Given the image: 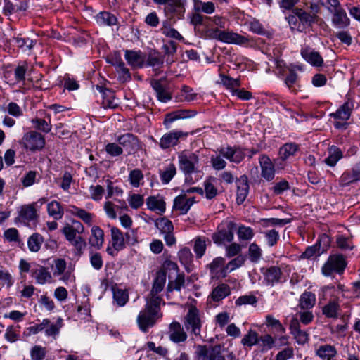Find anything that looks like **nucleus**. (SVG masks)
<instances>
[{
  "label": "nucleus",
  "instance_id": "44",
  "mask_svg": "<svg viewBox=\"0 0 360 360\" xmlns=\"http://www.w3.org/2000/svg\"><path fill=\"white\" fill-rule=\"evenodd\" d=\"M146 205L149 210L152 211H160L161 213L165 212L166 205L163 199H158L155 196H149L146 199Z\"/></svg>",
  "mask_w": 360,
  "mask_h": 360
},
{
  "label": "nucleus",
  "instance_id": "6",
  "mask_svg": "<svg viewBox=\"0 0 360 360\" xmlns=\"http://www.w3.org/2000/svg\"><path fill=\"white\" fill-rule=\"evenodd\" d=\"M20 144L27 151L36 153L43 150L46 140L44 136L41 133L32 130L24 134Z\"/></svg>",
  "mask_w": 360,
  "mask_h": 360
},
{
  "label": "nucleus",
  "instance_id": "55",
  "mask_svg": "<svg viewBox=\"0 0 360 360\" xmlns=\"http://www.w3.org/2000/svg\"><path fill=\"white\" fill-rule=\"evenodd\" d=\"M74 247V255L81 257L86 247V240L81 236H78L77 238L69 242Z\"/></svg>",
  "mask_w": 360,
  "mask_h": 360
},
{
  "label": "nucleus",
  "instance_id": "4",
  "mask_svg": "<svg viewBox=\"0 0 360 360\" xmlns=\"http://www.w3.org/2000/svg\"><path fill=\"white\" fill-rule=\"evenodd\" d=\"M354 108V101L349 98L335 112L329 115L335 120L333 126L336 129L346 130L348 128L349 123L347 121L349 119Z\"/></svg>",
  "mask_w": 360,
  "mask_h": 360
},
{
  "label": "nucleus",
  "instance_id": "23",
  "mask_svg": "<svg viewBox=\"0 0 360 360\" xmlns=\"http://www.w3.org/2000/svg\"><path fill=\"white\" fill-rule=\"evenodd\" d=\"M225 259L221 257H216L209 264V269L212 278H224L226 276V266H224Z\"/></svg>",
  "mask_w": 360,
  "mask_h": 360
},
{
  "label": "nucleus",
  "instance_id": "45",
  "mask_svg": "<svg viewBox=\"0 0 360 360\" xmlns=\"http://www.w3.org/2000/svg\"><path fill=\"white\" fill-rule=\"evenodd\" d=\"M103 96L102 106L106 108L115 109L119 107V103L115 98V92L112 90L106 91Z\"/></svg>",
  "mask_w": 360,
  "mask_h": 360
},
{
  "label": "nucleus",
  "instance_id": "5",
  "mask_svg": "<svg viewBox=\"0 0 360 360\" xmlns=\"http://www.w3.org/2000/svg\"><path fill=\"white\" fill-rule=\"evenodd\" d=\"M225 349L220 344L214 345H198L195 352L198 360H226Z\"/></svg>",
  "mask_w": 360,
  "mask_h": 360
},
{
  "label": "nucleus",
  "instance_id": "40",
  "mask_svg": "<svg viewBox=\"0 0 360 360\" xmlns=\"http://www.w3.org/2000/svg\"><path fill=\"white\" fill-rule=\"evenodd\" d=\"M96 20L98 24L107 26L115 25L118 22L117 17L108 11L99 12L96 16Z\"/></svg>",
  "mask_w": 360,
  "mask_h": 360
},
{
  "label": "nucleus",
  "instance_id": "42",
  "mask_svg": "<svg viewBox=\"0 0 360 360\" xmlns=\"http://www.w3.org/2000/svg\"><path fill=\"white\" fill-rule=\"evenodd\" d=\"M166 272L163 270L158 271L156 274V276L153 281L150 294H158L160 292L166 283Z\"/></svg>",
  "mask_w": 360,
  "mask_h": 360
},
{
  "label": "nucleus",
  "instance_id": "26",
  "mask_svg": "<svg viewBox=\"0 0 360 360\" xmlns=\"http://www.w3.org/2000/svg\"><path fill=\"white\" fill-rule=\"evenodd\" d=\"M332 22L335 27L342 29L349 25L350 20L346 11L342 7H338L333 10Z\"/></svg>",
  "mask_w": 360,
  "mask_h": 360
},
{
  "label": "nucleus",
  "instance_id": "53",
  "mask_svg": "<svg viewBox=\"0 0 360 360\" xmlns=\"http://www.w3.org/2000/svg\"><path fill=\"white\" fill-rule=\"evenodd\" d=\"M194 8L195 11L202 12L206 14H212L215 11V6L212 1H202L197 0L195 1Z\"/></svg>",
  "mask_w": 360,
  "mask_h": 360
},
{
  "label": "nucleus",
  "instance_id": "10",
  "mask_svg": "<svg viewBox=\"0 0 360 360\" xmlns=\"http://www.w3.org/2000/svg\"><path fill=\"white\" fill-rule=\"evenodd\" d=\"M188 136V132L173 129L163 134L158 142V145L161 149L167 150L176 146L181 140H185Z\"/></svg>",
  "mask_w": 360,
  "mask_h": 360
},
{
  "label": "nucleus",
  "instance_id": "13",
  "mask_svg": "<svg viewBox=\"0 0 360 360\" xmlns=\"http://www.w3.org/2000/svg\"><path fill=\"white\" fill-rule=\"evenodd\" d=\"M236 223L234 221H229L225 227L218 229L212 236L213 242L218 245H223L225 243H231L234 238V231L236 229Z\"/></svg>",
  "mask_w": 360,
  "mask_h": 360
},
{
  "label": "nucleus",
  "instance_id": "9",
  "mask_svg": "<svg viewBox=\"0 0 360 360\" xmlns=\"http://www.w3.org/2000/svg\"><path fill=\"white\" fill-rule=\"evenodd\" d=\"M179 169L186 175H190L196 172V166L199 163V157L188 150H184L178 155Z\"/></svg>",
  "mask_w": 360,
  "mask_h": 360
},
{
  "label": "nucleus",
  "instance_id": "46",
  "mask_svg": "<svg viewBox=\"0 0 360 360\" xmlns=\"http://www.w3.org/2000/svg\"><path fill=\"white\" fill-rule=\"evenodd\" d=\"M16 46L24 50H30L35 44V41L28 37H21L20 34L13 37L11 40Z\"/></svg>",
  "mask_w": 360,
  "mask_h": 360
},
{
  "label": "nucleus",
  "instance_id": "14",
  "mask_svg": "<svg viewBox=\"0 0 360 360\" xmlns=\"http://www.w3.org/2000/svg\"><path fill=\"white\" fill-rule=\"evenodd\" d=\"M245 149L240 146L221 147L218 149L219 155L231 162L240 163L245 157Z\"/></svg>",
  "mask_w": 360,
  "mask_h": 360
},
{
  "label": "nucleus",
  "instance_id": "41",
  "mask_svg": "<svg viewBox=\"0 0 360 360\" xmlns=\"http://www.w3.org/2000/svg\"><path fill=\"white\" fill-rule=\"evenodd\" d=\"M47 212L50 217L55 220H59L63 218L64 209L62 205L57 200H52L47 205Z\"/></svg>",
  "mask_w": 360,
  "mask_h": 360
},
{
  "label": "nucleus",
  "instance_id": "61",
  "mask_svg": "<svg viewBox=\"0 0 360 360\" xmlns=\"http://www.w3.org/2000/svg\"><path fill=\"white\" fill-rule=\"evenodd\" d=\"M31 122L36 130L46 134L50 132L52 129L51 123L41 118H34L31 120Z\"/></svg>",
  "mask_w": 360,
  "mask_h": 360
},
{
  "label": "nucleus",
  "instance_id": "19",
  "mask_svg": "<svg viewBox=\"0 0 360 360\" xmlns=\"http://www.w3.org/2000/svg\"><path fill=\"white\" fill-rule=\"evenodd\" d=\"M236 184L237 187L236 202L238 205H241L249 193L250 186L248 176L243 174L239 178H236Z\"/></svg>",
  "mask_w": 360,
  "mask_h": 360
},
{
  "label": "nucleus",
  "instance_id": "22",
  "mask_svg": "<svg viewBox=\"0 0 360 360\" xmlns=\"http://www.w3.org/2000/svg\"><path fill=\"white\" fill-rule=\"evenodd\" d=\"M106 61L108 63L115 66L117 71L122 72L124 76L131 78L129 70L126 68L119 51H115L109 55L106 58Z\"/></svg>",
  "mask_w": 360,
  "mask_h": 360
},
{
  "label": "nucleus",
  "instance_id": "33",
  "mask_svg": "<svg viewBox=\"0 0 360 360\" xmlns=\"http://www.w3.org/2000/svg\"><path fill=\"white\" fill-rule=\"evenodd\" d=\"M178 256L181 264L184 266L185 270L190 273L193 270V254L188 248H184L179 253Z\"/></svg>",
  "mask_w": 360,
  "mask_h": 360
},
{
  "label": "nucleus",
  "instance_id": "17",
  "mask_svg": "<svg viewBox=\"0 0 360 360\" xmlns=\"http://www.w3.org/2000/svg\"><path fill=\"white\" fill-rule=\"evenodd\" d=\"M196 115V111L191 110H177L171 112L167 113L165 115L163 124L166 129L172 127V124L181 119L193 117Z\"/></svg>",
  "mask_w": 360,
  "mask_h": 360
},
{
  "label": "nucleus",
  "instance_id": "15",
  "mask_svg": "<svg viewBox=\"0 0 360 360\" xmlns=\"http://www.w3.org/2000/svg\"><path fill=\"white\" fill-rule=\"evenodd\" d=\"M278 160H274V162H273L266 154H262L259 156V163L261 168V176L266 181H271L274 179L276 172L275 164Z\"/></svg>",
  "mask_w": 360,
  "mask_h": 360
},
{
  "label": "nucleus",
  "instance_id": "11",
  "mask_svg": "<svg viewBox=\"0 0 360 360\" xmlns=\"http://www.w3.org/2000/svg\"><path fill=\"white\" fill-rule=\"evenodd\" d=\"M260 271L264 277V283L268 286H274L278 283L285 282V278L279 266H271L262 267Z\"/></svg>",
  "mask_w": 360,
  "mask_h": 360
},
{
  "label": "nucleus",
  "instance_id": "47",
  "mask_svg": "<svg viewBox=\"0 0 360 360\" xmlns=\"http://www.w3.org/2000/svg\"><path fill=\"white\" fill-rule=\"evenodd\" d=\"M155 226L162 234L173 232L172 222L166 217H161L155 221Z\"/></svg>",
  "mask_w": 360,
  "mask_h": 360
},
{
  "label": "nucleus",
  "instance_id": "56",
  "mask_svg": "<svg viewBox=\"0 0 360 360\" xmlns=\"http://www.w3.org/2000/svg\"><path fill=\"white\" fill-rule=\"evenodd\" d=\"M248 256L251 262L257 263L262 256V250L255 243H252L248 248Z\"/></svg>",
  "mask_w": 360,
  "mask_h": 360
},
{
  "label": "nucleus",
  "instance_id": "21",
  "mask_svg": "<svg viewBox=\"0 0 360 360\" xmlns=\"http://www.w3.org/2000/svg\"><path fill=\"white\" fill-rule=\"evenodd\" d=\"M289 329L296 342L299 345H304L309 341V334L300 329V322L297 319L293 318L290 321Z\"/></svg>",
  "mask_w": 360,
  "mask_h": 360
},
{
  "label": "nucleus",
  "instance_id": "34",
  "mask_svg": "<svg viewBox=\"0 0 360 360\" xmlns=\"http://www.w3.org/2000/svg\"><path fill=\"white\" fill-rule=\"evenodd\" d=\"M165 10L178 18H182L185 13L184 4L181 0H170Z\"/></svg>",
  "mask_w": 360,
  "mask_h": 360
},
{
  "label": "nucleus",
  "instance_id": "64",
  "mask_svg": "<svg viewBox=\"0 0 360 360\" xmlns=\"http://www.w3.org/2000/svg\"><path fill=\"white\" fill-rule=\"evenodd\" d=\"M241 343L244 346L252 347L259 343V335L252 330H250L248 333L244 335L241 340Z\"/></svg>",
  "mask_w": 360,
  "mask_h": 360
},
{
  "label": "nucleus",
  "instance_id": "43",
  "mask_svg": "<svg viewBox=\"0 0 360 360\" xmlns=\"http://www.w3.org/2000/svg\"><path fill=\"white\" fill-rule=\"evenodd\" d=\"M216 179L214 177L210 176L204 181V193L207 200H212L218 194V190L214 184Z\"/></svg>",
  "mask_w": 360,
  "mask_h": 360
},
{
  "label": "nucleus",
  "instance_id": "25",
  "mask_svg": "<svg viewBox=\"0 0 360 360\" xmlns=\"http://www.w3.org/2000/svg\"><path fill=\"white\" fill-rule=\"evenodd\" d=\"M302 58L315 67H321L323 64V59L318 51L307 47L301 50Z\"/></svg>",
  "mask_w": 360,
  "mask_h": 360
},
{
  "label": "nucleus",
  "instance_id": "30",
  "mask_svg": "<svg viewBox=\"0 0 360 360\" xmlns=\"http://www.w3.org/2000/svg\"><path fill=\"white\" fill-rule=\"evenodd\" d=\"M38 214L34 204L26 205L21 207L19 212V219L20 221L27 224L30 221L37 220Z\"/></svg>",
  "mask_w": 360,
  "mask_h": 360
},
{
  "label": "nucleus",
  "instance_id": "32",
  "mask_svg": "<svg viewBox=\"0 0 360 360\" xmlns=\"http://www.w3.org/2000/svg\"><path fill=\"white\" fill-rule=\"evenodd\" d=\"M231 294V288L226 283H220L212 289L210 295V298L215 302L221 301Z\"/></svg>",
  "mask_w": 360,
  "mask_h": 360
},
{
  "label": "nucleus",
  "instance_id": "1",
  "mask_svg": "<svg viewBox=\"0 0 360 360\" xmlns=\"http://www.w3.org/2000/svg\"><path fill=\"white\" fill-rule=\"evenodd\" d=\"M210 16L195 11L190 16V22L194 26L195 33L200 37L217 40L226 44L252 46L255 44L253 37L242 35L232 30H220L218 28H207Z\"/></svg>",
  "mask_w": 360,
  "mask_h": 360
},
{
  "label": "nucleus",
  "instance_id": "27",
  "mask_svg": "<svg viewBox=\"0 0 360 360\" xmlns=\"http://www.w3.org/2000/svg\"><path fill=\"white\" fill-rule=\"evenodd\" d=\"M150 84L156 94L158 101L162 103H167L172 99L171 93L160 80L153 79L151 81Z\"/></svg>",
  "mask_w": 360,
  "mask_h": 360
},
{
  "label": "nucleus",
  "instance_id": "59",
  "mask_svg": "<svg viewBox=\"0 0 360 360\" xmlns=\"http://www.w3.org/2000/svg\"><path fill=\"white\" fill-rule=\"evenodd\" d=\"M185 284V276L184 274H179L174 281H169L167 290L168 292L173 290L180 291Z\"/></svg>",
  "mask_w": 360,
  "mask_h": 360
},
{
  "label": "nucleus",
  "instance_id": "31",
  "mask_svg": "<svg viewBox=\"0 0 360 360\" xmlns=\"http://www.w3.org/2000/svg\"><path fill=\"white\" fill-rule=\"evenodd\" d=\"M112 246L114 250L119 252L125 248L124 234L117 227H112L110 229Z\"/></svg>",
  "mask_w": 360,
  "mask_h": 360
},
{
  "label": "nucleus",
  "instance_id": "38",
  "mask_svg": "<svg viewBox=\"0 0 360 360\" xmlns=\"http://www.w3.org/2000/svg\"><path fill=\"white\" fill-rule=\"evenodd\" d=\"M342 157L341 149L333 145L328 148V156L324 160V162L330 167H334Z\"/></svg>",
  "mask_w": 360,
  "mask_h": 360
},
{
  "label": "nucleus",
  "instance_id": "63",
  "mask_svg": "<svg viewBox=\"0 0 360 360\" xmlns=\"http://www.w3.org/2000/svg\"><path fill=\"white\" fill-rule=\"evenodd\" d=\"M221 83L226 87V89H230L233 91L234 87H239L240 84V80L238 78L234 79L229 76L225 75L223 73L219 74Z\"/></svg>",
  "mask_w": 360,
  "mask_h": 360
},
{
  "label": "nucleus",
  "instance_id": "3",
  "mask_svg": "<svg viewBox=\"0 0 360 360\" xmlns=\"http://www.w3.org/2000/svg\"><path fill=\"white\" fill-rule=\"evenodd\" d=\"M345 290V286L339 283L337 286L328 285L323 288V291L330 295L328 303L323 307L322 312L328 318H337L340 309L338 295Z\"/></svg>",
  "mask_w": 360,
  "mask_h": 360
},
{
  "label": "nucleus",
  "instance_id": "37",
  "mask_svg": "<svg viewBox=\"0 0 360 360\" xmlns=\"http://www.w3.org/2000/svg\"><path fill=\"white\" fill-rule=\"evenodd\" d=\"M316 295L310 291H304L300 297L299 307L304 310H309L316 304Z\"/></svg>",
  "mask_w": 360,
  "mask_h": 360
},
{
  "label": "nucleus",
  "instance_id": "24",
  "mask_svg": "<svg viewBox=\"0 0 360 360\" xmlns=\"http://www.w3.org/2000/svg\"><path fill=\"white\" fill-rule=\"evenodd\" d=\"M104 231L98 226H93L91 229V236L89 243L91 248L101 250L104 243Z\"/></svg>",
  "mask_w": 360,
  "mask_h": 360
},
{
  "label": "nucleus",
  "instance_id": "12",
  "mask_svg": "<svg viewBox=\"0 0 360 360\" xmlns=\"http://www.w3.org/2000/svg\"><path fill=\"white\" fill-rule=\"evenodd\" d=\"M161 317V314L144 308L139 312L137 317V323L139 329L143 333L148 332V329L153 327L157 321Z\"/></svg>",
  "mask_w": 360,
  "mask_h": 360
},
{
  "label": "nucleus",
  "instance_id": "28",
  "mask_svg": "<svg viewBox=\"0 0 360 360\" xmlns=\"http://www.w3.org/2000/svg\"><path fill=\"white\" fill-rule=\"evenodd\" d=\"M31 276L39 285H44L47 282H50L52 279L51 273L48 271L47 268L43 266H37V268H32L31 269Z\"/></svg>",
  "mask_w": 360,
  "mask_h": 360
},
{
  "label": "nucleus",
  "instance_id": "54",
  "mask_svg": "<svg viewBox=\"0 0 360 360\" xmlns=\"http://www.w3.org/2000/svg\"><path fill=\"white\" fill-rule=\"evenodd\" d=\"M173 208L179 210L182 214H185L188 212L189 205L186 200V194L180 195L174 198Z\"/></svg>",
  "mask_w": 360,
  "mask_h": 360
},
{
  "label": "nucleus",
  "instance_id": "39",
  "mask_svg": "<svg viewBox=\"0 0 360 360\" xmlns=\"http://www.w3.org/2000/svg\"><path fill=\"white\" fill-rule=\"evenodd\" d=\"M316 354L322 360H331L336 356V348L330 345H323L319 347L316 350Z\"/></svg>",
  "mask_w": 360,
  "mask_h": 360
},
{
  "label": "nucleus",
  "instance_id": "58",
  "mask_svg": "<svg viewBox=\"0 0 360 360\" xmlns=\"http://www.w3.org/2000/svg\"><path fill=\"white\" fill-rule=\"evenodd\" d=\"M113 299L119 307H123L129 300L128 292L120 288L113 289Z\"/></svg>",
  "mask_w": 360,
  "mask_h": 360
},
{
  "label": "nucleus",
  "instance_id": "2",
  "mask_svg": "<svg viewBox=\"0 0 360 360\" xmlns=\"http://www.w3.org/2000/svg\"><path fill=\"white\" fill-rule=\"evenodd\" d=\"M292 31L307 33L312 27V25L320 20L319 16L311 14L301 8H295L292 13L285 17Z\"/></svg>",
  "mask_w": 360,
  "mask_h": 360
},
{
  "label": "nucleus",
  "instance_id": "18",
  "mask_svg": "<svg viewBox=\"0 0 360 360\" xmlns=\"http://www.w3.org/2000/svg\"><path fill=\"white\" fill-rule=\"evenodd\" d=\"M168 335L169 340L174 343L184 342L188 337L181 325L177 321H173L169 325Z\"/></svg>",
  "mask_w": 360,
  "mask_h": 360
},
{
  "label": "nucleus",
  "instance_id": "52",
  "mask_svg": "<svg viewBox=\"0 0 360 360\" xmlns=\"http://www.w3.org/2000/svg\"><path fill=\"white\" fill-rule=\"evenodd\" d=\"M236 233L240 241L251 240L255 236L253 229L251 227L246 226L245 225H240Z\"/></svg>",
  "mask_w": 360,
  "mask_h": 360
},
{
  "label": "nucleus",
  "instance_id": "48",
  "mask_svg": "<svg viewBox=\"0 0 360 360\" xmlns=\"http://www.w3.org/2000/svg\"><path fill=\"white\" fill-rule=\"evenodd\" d=\"M176 174V166L173 163L169 164L165 169L160 172V177L163 184H167Z\"/></svg>",
  "mask_w": 360,
  "mask_h": 360
},
{
  "label": "nucleus",
  "instance_id": "16",
  "mask_svg": "<svg viewBox=\"0 0 360 360\" xmlns=\"http://www.w3.org/2000/svg\"><path fill=\"white\" fill-rule=\"evenodd\" d=\"M117 141L122 146H123L128 154L135 153L140 148V141L138 137L131 133H127L119 136Z\"/></svg>",
  "mask_w": 360,
  "mask_h": 360
},
{
  "label": "nucleus",
  "instance_id": "62",
  "mask_svg": "<svg viewBox=\"0 0 360 360\" xmlns=\"http://www.w3.org/2000/svg\"><path fill=\"white\" fill-rule=\"evenodd\" d=\"M20 328L19 326H9L6 330L4 335L5 339L10 342H15L19 340L20 338Z\"/></svg>",
  "mask_w": 360,
  "mask_h": 360
},
{
  "label": "nucleus",
  "instance_id": "50",
  "mask_svg": "<svg viewBox=\"0 0 360 360\" xmlns=\"http://www.w3.org/2000/svg\"><path fill=\"white\" fill-rule=\"evenodd\" d=\"M150 298L147 300L145 308L150 309L152 311L160 314V303L162 300L158 294H149Z\"/></svg>",
  "mask_w": 360,
  "mask_h": 360
},
{
  "label": "nucleus",
  "instance_id": "29",
  "mask_svg": "<svg viewBox=\"0 0 360 360\" xmlns=\"http://www.w3.org/2000/svg\"><path fill=\"white\" fill-rule=\"evenodd\" d=\"M67 212L72 215L78 217L87 225H91L94 214L88 212L84 209L78 207L73 205H70L67 209Z\"/></svg>",
  "mask_w": 360,
  "mask_h": 360
},
{
  "label": "nucleus",
  "instance_id": "51",
  "mask_svg": "<svg viewBox=\"0 0 360 360\" xmlns=\"http://www.w3.org/2000/svg\"><path fill=\"white\" fill-rule=\"evenodd\" d=\"M44 241L43 237L38 233H33L27 240L28 248L31 252H38Z\"/></svg>",
  "mask_w": 360,
  "mask_h": 360
},
{
  "label": "nucleus",
  "instance_id": "57",
  "mask_svg": "<svg viewBox=\"0 0 360 360\" xmlns=\"http://www.w3.org/2000/svg\"><path fill=\"white\" fill-rule=\"evenodd\" d=\"M297 82L298 75L295 70H290L284 79V83L291 92H297V90L295 88V86L297 84Z\"/></svg>",
  "mask_w": 360,
  "mask_h": 360
},
{
  "label": "nucleus",
  "instance_id": "7",
  "mask_svg": "<svg viewBox=\"0 0 360 360\" xmlns=\"http://www.w3.org/2000/svg\"><path fill=\"white\" fill-rule=\"evenodd\" d=\"M347 266L346 258L341 254L330 255L321 267V272L325 276H330L333 273L342 274Z\"/></svg>",
  "mask_w": 360,
  "mask_h": 360
},
{
  "label": "nucleus",
  "instance_id": "8",
  "mask_svg": "<svg viewBox=\"0 0 360 360\" xmlns=\"http://www.w3.org/2000/svg\"><path fill=\"white\" fill-rule=\"evenodd\" d=\"M202 324L200 311L195 307H191L184 319L185 328L191 335L195 337H201Z\"/></svg>",
  "mask_w": 360,
  "mask_h": 360
},
{
  "label": "nucleus",
  "instance_id": "35",
  "mask_svg": "<svg viewBox=\"0 0 360 360\" xmlns=\"http://www.w3.org/2000/svg\"><path fill=\"white\" fill-rule=\"evenodd\" d=\"M300 150V146L296 143H286L280 147L278 150L279 158L281 161H285L290 157L293 156Z\"/></svg>",
  "mask_w": 360,
  "mask_h": 360
},
{
  "label": "nucleus",
  "instance_id": "20",
  "mask_svg": "<svg viewBox=\"0 0 360 360\" xmlns=\"http://www.w3.org/2000/svg\"><path fill=\"white\" fill-rule=\"evenodd\" d=\"M124 58L127 63L134 68H141L145 65L146 58L140 50H125Z\"/></svg>",
  "mask_w": 360,
  "mask_h": 360
},
{
  "label": "nucleus",
  "instance_id": "60",
  "mask_svg": "<svg viewBox=\"0 0 360 360\" xmlns=\"http://www.w3.org/2000/svg\"><path fill=\"white\" fill-rule=\"evenodd\" d=\"M263 236L266 238L268 246L273 247L276 245L280 239V235L275 229L266 230L262 232Z\"/></svg>",
  "mask_w": 360,
  "mask_h": 360
},
{
  "label": "nucleus",
  "instance_id": "36",
  "mask_svg": "<svg viewBox=\"0 0 360 360\" xmlns=\"http://www.w3.org/2000/svg\"><path fill=\"white\" fill-rule=\"evenodd\" d=\"M321 242L326 243L328 244L329 239L327 236H323L321 238H319L317 242L309 246L306 248L305 251L302 252L301 257L304 259H309L316 254L320 255V248Z\"/></svg>",
  "mask_w": 360,
  "mask_h": 360
},
{
  "label": "nucleus",
  "instance_id": "49",
  "mask_svg": "<svg viewBox=\"0 0 360 360\" xmlns=\"http://www.w3.org/2000/svg\"><path fill=\"white\" fill-rule=\"evenodd\" d=\"M163 64V58L160 53L156 51H150L146 60V65L153 68H160Z\"/></svg>",
  "mask_w": 360,
  "mask_h": 360
}]
</instances>
